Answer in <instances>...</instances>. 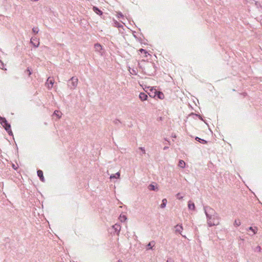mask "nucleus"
<instances>
[{"label": "nucleus", "instance_id": "f257e3e1", "mask_svg": "<svg viewBox=\"0 0 262 262\" xmlns=\"http://www.w3.org/2000/svg\"><path fill=\"white\" fill-rule=\"evenodd\" d=\"M145 74L152 76L155 74L156 67L154 63L147 62L143 69Z\"/></svg>", "mask_w": 262, "mask_h": 262}, {"label": "nucleus", "instance_id": "f03ea898", "mask_svg": "<svg viewBox=\"0 0 262 262\" xmlns=\"http://www.w3.org/2000/svg\"><path fill=\"white\" fill-rule=\"evenodd\" d=\"M207 224L209 227L217 226L220 224V217L218 213L214 214V216H211L207 217Z\"/></svg>", "mask_w": 262, "mask_h": 262}, {"label": "nucleus", "instance_id": "7ed1b4c3", "mask_svg": "<svg viewBox=\"0 0 262 262\" xmlns=\"http://www.w3.org/2000/svg\"><path fill=\"white\" fill-rule=\"evenodd\" d=\"M78 79L76 77H72L68 80V86L71 90H74L78 84Z\"/></svg>", "mask_w": 262, "mask_h": 262}, {"label": "nucleus", "instance_id": "20e7f679", "mask_svg": "<svg viewBox=\"0 0 262 262\" xmlns=\"http://www.w3.org/2000/svg\"><path fill=\"white\" fill-rule=\"evenodd\" d=\"M204 210L206 217H210L211 216H214V214H217L216 211L209 206H204Z\"/></svg>", "mask_w": 262, "mask_h": 262}, {"label": "nucleus", "instance_id": "39448f33", "mask_svg": "<svg viewBox=\"0 0 262 262\" xmlns=\"http://www.w3.org/2000/svg\"><path fill=\"white\" fill-rule=\"evenodd\" d=\"M0 123L6 131L11 127L10 124L8 122L5 118L0 116Z\"/></svg>", "mask_w": 262, "mask_h": 262}, {"label": "nucleus", "instance_id": "423d86ee", "mask_svg": "<svg viewBox=\"0 0 262 262\" xmlns=\"http://www.w3.org/2000/svg\"><path fill=\"white\" fill-rule=\"evenodd\" d=\"M37 176L39 178V179L41 181L44 182L45 178L43 175V172L41 170H38L37 171Z\"/></svg>", "mask_w": 262, "mask_h": 262}, {"label": "nucleus", "instance_id": "0eeeda50", "mask_svg": "<svg viewBox=\"0 0 262 262\" xmlns=\"http://www.w3.org/2000/svg\"><path fill=\"white\" fill-rule=\"evenodd\" d=\"M176 232L177 233H179L181 234V232L183 230V228L182 225H177L175 227Z\"/></svg>", "mask_w": 262, "mask_h": 262}, {"label": "nucleus", "instance_id": "6e6552de", "mask_svg": "<svg viewBox=\"0 0 262 262\" xmlns=\"http://www.w3.org/2000/svg\"><path fill=\"white\" fill-rule=\"evenodd\" d=\"M148 98L147 95L145 93L141 92L139 94V98L142 101L146 100Z\"/></svg>", "mask_w": 262, "mask_h": 262}, {"label": "nucleus", "instance_id": "1a4fd4ad", "mask_svg": "<svg viewBox=\"0 0 262 262\" xmlns=\"http://www.w3.org/2000/svg\"><path fill=\"white\" fill-rule=\"evenodd\" d=\"M247 230L251 231L253 232L252 234H249L250 235H253L257 233V228L256 227H250L248 228Z\"/></svg>", "mask_w": 262, "mask_h": 262}, {"label": "nucleus", "instance_id": "9d476101", "mask_svg": "<svg viewBox=\"0 0 262 262\" xmlns=\"http://www.w3.org/2000/svg\"><path fill=\"white\" fill-rule=\"evenodd\" d=\"M113 228L115 230V232H117L118 234L120 231L121 227L119 224H115L113 226Z\"/></svg>", "mask_w": 262, "mask_h": 262}, {"label": "nucleus", "instance_id": "9b49d317", "mask_svg": "<svg viewBox=\"0 0 262 262\" xmlns=\"http://www.w3.org/2000/svg\"><path fill=\"white\" fill-rule=\"evenodd\" d=\"M94 48L96 51L100 52V51L102 50V47L101 45L98 43H95L94 45Z\"/></svg>", "mask_w": 262, "mask_h": 262}, {"label": "nucleus", "instance_id": "f8f14e48", "mask_svg": "<svg viewBox=\"0 0 262 262\" xmlns=\"http://www.w3.org/2000/svg\"><path fill=\"white\" fill-rule=\"evenodd\" d=\"M93 11L99 15H101L102 14V12L97 7L94 6L93 7Z\"/></svg>", "mask_w": 262, "mask_h": 262}, {"label": "nucleus", "instance_id": "ddd939ff", "mask_svg": "<svg viewBox=\"0 0 262 262\" xmlns=\"http://www.w3.org/2000/svg\"><path fill=\"white\" fill-rule=\"evenodd\" d=\"M188 207L190 210H194L195 208L194 204L191 201L188 202Z\"/></svg>", "mask_w": 262, "mask_h": 262}, {"label": "nucleus", "instance_id": "4468645a", "mask_svg": "<svg viewBox=\"0 0 262 262\" xmlns=\"http://www.w3.org/2000/svg\"><path fill=\"white\" fill-rule=\"evenodd\" d=\"M155 96L160 99H163L164 97L163 93L161 92H156Z\"/></svg>", "mask_w": 262, "mask_h": 262}, {"label": "nucleus", "instance_id": "2eb2a0df", "mask_svg": "<svg viewBox=\"0 0 262 262\" xmlns=\"http://www.w3.org/2000/svg\"><path fill=\"white\" fill-rule=\"evenodd\" d=\"M195 140H196L197 141L199 142L200 143H201L202 144H205L207 143V141H206L205 140L201 139L198 137H195Z\"/></svg>", "mask_w": 262, "mask_h": 262}, {"label": "nucleus", "instance_id": "dca6fc26", "mask_svg": "<svg viewBox=\"0 0 262 262\" xmlns=\"http://www.w3.org/2000/svg\"><path fill=\"white\" fill-rule=\"evenodd\" d=\"M178 166L180 167L183 168L185 166V162L182 160H180L179 161Z\"/></svg>", "mask_w": 262, "mask_h": 262}, {"label": "nucleus", "instance_id": "f3484780", "mask_svg": "<svg viewBox=\"0 0 262 262\" xmlns=\"http://www.w3.org/2000/svg\"><path fill=\"white\" fill-rule=\"evenodd\" d=\"M120 176V173L119 172H118L116 173L115 174H112L110 176V179H117V178H119Z\"/></svg>", "mask_w": 262, "mask_h": 262}, {"label": "nucleus", "instance_id": "a211bd4d", "mask_svg": "<svg viewBox=\"0 0 262 262\" xmlns=\"http://www.w3.org/2000/svg\"><path fill=\"white\" fill-rule=\"evenodd\" d=\"M167 204V200L166 199H163L162 201V204L160 205V207L161 208H164L165 207Z\"/></svg>", "mask_w": 262, "mask_h": 262}, {"label": "nucleus", "instance_id": "6ab92c4d", "mask_svg": "<svg viewBox=\"0 0 262 262\" xmlns=\"http://www.w3.org/2000/svg\"><path fill=\"white\" fill-rule=\"evenodd\" d=\"M148 188L150 190H154V191L158 189V188H156L155 187V186L154 185L152 184H150L148 186Z\"/></svg>", "mask_w": 262, "mask_h": 262}, {"label": "nucleus", "instance_id": "aec40b11", "mask_svg": "<svg viewBox=\"0 0 262 262\" xmlns=\"http://www.w3.org/2000/svg\"><path fill=\"white\" fill-rule=\"evenodd\" d=\"M155 245V242L152 241L150 242L147 245V249H152V247Z\"/></svg>", "mask_w": 262, "mask_h": 262}, {"label": "nucleus", "instance_id": "412c9836", "mask_svg": "<svg viewBox=\"0 0 262 262\" xmlns=\"http://www.w3.org/2000/svg\"><path fill=\"white\" fill-rule=\"evenodd\" d=\"M32 38L31 39V43L33 45V46L35 48H37L38 47L39 45V41H38L37 40H36V42H34L33 41H32Z\"/></svg>", "mask_w": 262, "mask_h": 262}, {"label": "nucleus", "instance_id": "4be33fe9", "mask_svg": "<svg viewBox=\"0 0 262 262\" xmlns=\"http://www.w3.org/2000/svg\"><path fill=\"white\" fill-rule=\"evenodd\" d=\"M47 81L48 82V84H50L51 85L50 87L52 88L54 84V80L52 79H50V78L49 77Z\"/></svg>", "mask_w": 262, "mask_h": 262}, {"label": "nucleus", "instance_id": "5701e85b", "mask_svg": "<svg viewBox=\"0 0 262 262\" xmlns=\"http://www.w3.org/2000/svg\"><path fill=\"white\" fill-rule=\"evenodd\" d=\"M241 224V223L239 220H235L234 222V226L236 227H238L240 226Z\"/></svg>", "mask_w": 262, "mask_h": 262}, {"label": "nucleus", "instance_id": "b1692460", "mask_svg": "<svg viewBox=\"0 0 262 262\" xmlns=\"http://www.w3.org/2000/svg\"><path fill=\"white\" fill-rule=\"evenodd\" d=\"M115 26L117 28H120L122 27V25L119 24L117 21L115 20L114 21Z\"/></svg>", "mask_w": 262, "mask_h": 262}, {"label": "nucleus", "instance_id": "393cba45", "mask_svg": "<svg viewBox=\"0 0 262 262\" xmlns=\"http://www.w3.org/2000/svg\"><path fill=\"white\" fill-rule=\"evenodd\" d=\"M139 149L141 150L142 153L140 154L141 156L145 154V150L144 147H140L139 148Z\"/></svg>", "mask_w": 262, "mask_h": 262}, {"label": "nucleus", "instance_id": "a878e982", "mask_svg": "<svg viewBox=\"0 0 262 262\" xmlns=\"http://www.w3.org/2000/svg\"><path fill=\"white\" fill-rule=\"evenodd\" d=\"M113 122L115 124H116L117 125H118L119 124L121 123L120 121L118 119H115V120L113 121Z\"/></svg>", "mask_w": 262, "mask_h": 262}, {"label": "nucleus", "instance_id": "bb28decb", "mask_svg": "<svg viewBox=\"0 0 262 262\" xmlns=\"http://www.w3.org/2000/svg\"><path fill=\"white\" fill-rule=\"evenodd\" d=\"M120 220L121 222H123V221H125L127 219V217L125 215H123L122 216H120Z\"/></svg>", "mask_w": 262, "mask_h": 262}, {"label": "nucleus", "instance_id": "cd10ccee", "mask_svg": "<svg viewBox=\"0 0 262 262\" xmlns=\"http://www.w3.org/2000/svg\"><path fill=\"white\" fill-rule=\"evenodd\" d=\"M32 31L33 33H34L35 34H36L39 31V29L38 28H33L32 29Z\"/></svg>", "mask_w": 262, "mask_h": 262}, {"label": "nucleus", "instance_id": "c85d7f7f", "mask_svg": "<svg viewBox=\"0 0 262 262\" xmlns=\"http://www.w3.org/2000/svg\"><path fill=\"white\" fill-rule=\"evenodd\" d=\"M26 73H27L28 76H30L32 74L31 70L29 68L27 69Z\"/></svg>", "mask_w": 262, "mask_h": 262}, {"label": "nucleus", "instance_id": "c756f323", "mask_svg": "<svg viewBox=\"0 0 262 262\" xmlns=\"http://www.w3.org/2000/svg\"><path fill=\"white\" fill-rule=\"evenodd\" d=\"M59 113H60V112H59L58 111H55L54 114V115H56L58 118H60V116H59Z\"/></svg>", "mask_w": 262, "mask_h": 262}, {"label": "nucleus", "instance_id": "7c9ffc66", "mask_svg": "<svg viewBox=\"0 0 262 262\" xmlns=\"http://www.w3.org/2000/svg\"><path fill=\"white\" fill-rule=\"evenodd\" d=\"M7 132L8 133L9 135H10V136L13 135V133L11 129V127L10 128V129H9V130H8V131H7Z\"/></svg>", "mask_w": 262, "mask_h": 262}, {"label": "nucleus", "instance_id": "2f4dec72", "mask_svg": "<svg viewBox=\"0 0 262 262\" xmlns=\"http://www.w3.org/2000/svg\"><path fill=\"white\" fill-rule=\"evenodd\" d=\"M255 250L257 251H258V252H260V251H261V247L260 246H257L256 247V250Z\"/></svg>", "mask_w": 262, "mask_h": 262}, {"label": "nucleus", "instance_id": "473e14b6", "mask_svg": "<svg viewBox=\"0 0 262 262\" xmlns=\"http://www.w3.org/2000/svg\"><path fill=\"white\" fill-rule=\"evenodd\" d=\"M139 51H140V52L141 53H143H143H144L145 54L147 53L146 51L145 50H144V49H140Z\"/></svg>", "mask_w": 262, "mask_h": 262}, {"label": "nucleus", "instance_id": "72a5a7b5", "mask_svg": "<svg viewBox=\"0 0 262 262\" xmlns=\"http://www.w3.org/2000/svg\"><path fill=\"white\" fill-rule=\"evenodd\" d=\"M177 198H178V199H180H180H183V196H180V193H178V194H177Z\"/></svg>", "mask_w": 262, "mask_h": 262}, {"label": "nucleus", "instance_id": "f704fd0d", "mask_svg": "<svg viewBox=\"0 0 262 262\" xmlns=\"http://www.w3.org/2000/svg\"><path fill=\"white\" fill-rule=\"evenodd\" d=\"M123 16V15L121 12L118 13V17H122Z\"/></svg>", "mask_w": 262, "mask_h": 262}, {"label": "nucleus", "instance_id": "c9c22d12", "mask_svg": "<svg viewBox=\"0 0 262 262\" xmlns=\"http://www.w3.org/2000/svg\"><path fill=\"white\" fill-rule=\"evenodd\" d=\"M166 262H174V260L171 258H169L167 259Z\"/></svg>", "mask_w": 262, "mask_h": 262}, {"label": "nucleus", "instance_id": "e433bc0d", "mask_svg": "<svg viewBox=\"0 0 262 262\" xmlns=\"http://www.w3.org/2000/svg\"><path fill=\"white\" fill-rule=\"evenodd\" d=\"M168 148H169V147H168V146L165 145V146H164V147L163 149H164V150H166V149H167Z\"/></svg>", "mask_w": 262, "mask_h": 262}, {"label": "nucleus", "instance_id": "4c0bfd02", "mask_svg": "<svg viewBox=\"0 0 262 262\" xmlns=\"http://www.w3.org/2000/svg\"><path fill=\"white\" fill-rule=\"evenodd\" d=\"M132 72H130V73H131V74H136V71H135L134 69H133V70H132Z\"/></svg>", "mask_w": 262, "mask_h": 262}, {"label": "nucleus", "instance_id": "58836bf2", "mask_svg": "<svg viewBox=\"0 0 262 262\" xmlns=\"http://www.w3.org/2000/svg\"><path fill=\"white\" fill-rule=\"evenodd\" d=\"M165 140L167 141L168 142V143H165L166 144H168V145L170 144V142L169 141H168L166 139H165Z\"/></svg>", "mask_w": 262, "mask_h": 262}, {"label": "nucleus", "instance_id": "ea45409f", "mask_svg": "<svg viewBox=\"0 0 262 262\" xmlns=\"http://www.w3.org/2000/svg\"><path fill=\"white\" fill-rule=\"evenodd\" d=\"M198 116H199V118H200V119L203 120V119H202V117H201V116L200 115H198Z\"/></svg>", "mask_w": 262, "mask_h": 262}, {"label": "nucleus", "instance_id": "a19ab883", "mask_svg": "<svg viewBox=\"0 0 262 262\" xmlns=\"http://www.w3.org/2000/svg\"><path fill=\"white\" fill-rule=\"evenodd\" d=\"M172 137L173 138H176V135H172Z\"/></svg>", "mask_w": 262, "mask_h": 262}, {"label": "nucleus", "instance_id": "79ce46f5", "mask_svg": "<svg viewBox=\"0 0 262 262\" xmlns=\"http://www.w3.org/2000/svg\"><path fill=\"white\" fill-rule=\"evenodd\" d=\"M117 262H122L121 260H118Z\"/></svg>", "mask_w": 262, "mask_h": 262}, {"label": "nucleus", "instance_id": "37998d69", "mask_svg": "<svg viewBox=\"0 0 262 262\" xmlns=\"http://www.w3.org/2000/svg\"><path fill=\"white\" fill-rule=\"evenodd\" d=\"M182 235V236H183V237H185V238H186V236H185L183 235Z\"/></svg>", "mask_w": 262, "mask_h": 262}, {"label": "nucleus", "instance_id": "c03bdc74", "mask_svg": "<svg viewBox=\"0 0 262 262\" xmlns=\"http://www.w3.org/2000/svg\"><path fill=\"white\" fill-rule=\"evenodd\" d=\"M261 25H262V22H261Z\"/></svg>", "mask_w": 262, "mask_h": 262}]
</instances>
